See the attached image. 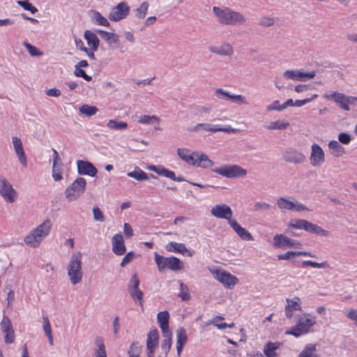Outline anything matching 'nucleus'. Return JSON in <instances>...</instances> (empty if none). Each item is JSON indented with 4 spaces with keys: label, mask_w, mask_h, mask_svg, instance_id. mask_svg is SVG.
I'll list each match as a JSON object with an SVG mask.
<instances>
[{
    "label": "nucleus",
    "mask_w": 357,
    "mask_h": 357,
    "mask_svg": "<svg viewBox=\"0 0 357 357\" xmlns=\"http://www.w3.org/2000/svg\"><path fill=\"white\" fill-rule=\"evenodd\" d=\"M213 13L217 21L223 25L240 26L246 23L245 15L229 7L213 6Z\"/></svg>",
    "instance_id": "1"
},
{
    "label": "nucleus",
    "mask_w": 357,
    "mask_h": 357,
    "mask_svg": "<svg viewBox=\"0 0 357 357\" xmlns=\"http://www.w3.org/2000/svg\"><path fill=\"white\" fill-rule=\"evenodd\" d=\"M52 226V221L45 219L24 237L25 244L31 248H38L42 241L50 235Z\"/></svg>",
    "instance_id": "2"
},
{
    "label": "nucleus",
    "mask_w": 357,
    "mask_h": 357,
    "mask_svg": "<svg viewBox=\"0 0 357 357\" xmlns=\"http://www.w3.org/2000/svg\"><path fill=\"white\" fill-rule=\"evenodd\" d=\"M82 257L79 251L73 253L66 266L68 278L73 286L81 283L83 279Z\"/></svg>",
    "instance_id": "3"
},
{
    "label": "nucleus",
    "mask_w": 357,
    "mask_h": 357,
    "mask_svg": "<svg viewBox=\"0 0 357 357\" xmlns=\"http://www.w3.org/2000/svg\"><path fill=\"white\" fill-rule=\"evenodd\" d=\"M316 324V317L309 314L298 316L294 327L286 331L285 334L298 337L308 333Z\"/></svg>",
    "instance_id": "4"
},
{
    "label": "nucleus",
    "mask_w": 357,
    "mask_h": 357,
    "mask_svg": "<svg viewBox=\"0 0 357 357\" xmlns=\"http://www.w3.org/2000/svg\"><path fill=\"white\" fill-rule=\"evenodd\" d=\"M291 229H303L320 236H328L330 234L328 230L324 229L321 227L303 219L291 220L288 223L287 230Z\"/></svg>",
    "instance_id": "5"
},
{
    "label": "nucleus",
    "mask_w": 357,
    "mask_h": 357,
    "mask_svg": "<svg viewBox=\"0 0 357 357\" xmlns=\"http://www.w3.org/2000/svg\"><path fill=\"white\" fill-rule=\"evenodd\" d=\"M208 271L218 282L225 288L232 289L239 282L238 278L225 269L208 267Z\"/></svg>",
    "instance_id": "6"
},
{
    "label": "nucleus",
    "mask_w": 357,
    "mask_h": 357,
    "mask_svg": "<svg viewBox=\"0 0 357 357\" xmlns=\"http://www.w3.org/2000/svg\"><path fill=\"white\" fill-rule=\"evenodd\" d=\"M154 260L159 272H162L165 268L177 272L183 268V262L178 258L174 256L165 257L158 252H155Z\"/></svg>",
    "instance_id": "7"
},
{
    "label": "nucleus",
    "mask_w": 357,
    "mask_h": 357,
    "mask_svg": "<svg viewBox=\"0 0 357 357\" xmlns=\"http://www.w3.org/2000/svg\"><path fill=\"white\" fill-rule=\"evenodd\" d=\"M212 172L227 178H243L246 177L248 171L237 165H225L211 169Z\"/></svg>",
    "instance_id": "8"
},
{
    "label": "nucleus",
    "mask_w": 357,
    "mask_h": 357,
    "mask_svg": "<svg viewBox=\"0 0 357 357\" xmlns=\"http://www.w3.org/2000/svg\"><path fill=\"white\" fill-rule=\"evenodd\" d=\"M276 204L281 211L294 212H308L310 209L303 204L292 197H280L276 200Z\"/></svg>",
    "instance_id": "9"
},
{
    "label": "nucleus",
    "mask_w": 357,
    "mask_h": 357,
    "mask_svg": "<svg viewBox=\"0 0 357 357\" xmlns=\"http://www.w3.org/2000/svg\"><path fill=\"white\" fill-rule=\"evenodd\" d=\"M86 180L83 177L77 178L65 190V197L69 202L79 199L85 192Z\"/></svg>",
    "instance_id": "10"
},
{
    "label": "nucleus",
    "mask_w": 357,
    "mask_h": 357,
    "mask_svg": "<svg viewBox=\"0 0 357 357\" xmlns=\"http://www.w3.org/2000/svg\"><path fill=\"white\" fill-rule=\"evenodd\" d=\"M324 97L327 99L333 100L340 107L345 111H349L351 107L357 106V97L346 96L339 92L324 95Z\"/></svg>",
    "instance_id": "11"
},
{
    "label": "nucleus",
    "mask_w": 357,
    "mask_h": 357,
    "mask_svg": "<svg viewBox=\"0 0 357 357\" xmlns=\"http://www.w3.org/2000/svg\"><path fill=\"white\" fill-rule=\"evenodd\" d=\"M273 245L275 248L286 249L296 248L301 249L303 245L296 239L287 237L284 234H276L273 238Z\"/></svg>",
    "instance_id": "12"
},
{
    "label": "nucleus",
    "mask_w": 357,
    "mask_h": 357,
    "mask_svg": "<svg viewBox=\"0 0 357 357\" xmlns=\"http://www.w3.org/2000/svg\"><path fill=\"white\" fill-rule=\"evenodd\" d=\"M130 11V7L126 1H121L116 6H114L109 15L108 18L112 22H119L126 19Z\"/></svg>",
    "instance_id": "13"
},
{
    "label": "nucleus",
    "mask_w": 357,
    "mask_h": 357,
    "mask_svg": "<svg viewBox=\"0 0 357 357\" xmlns=\"http://www.w3.org/2000/svg\"><path fill=\"white\" fill-rule=\"evenodd\" d=\"M309 161L310 165L314 167H321L326 162L325 152L317 143H313L311 145Z\"/></svg>",
    "instance_id": "14"
},
{
    "label": "nucleus",
    "mask_w": 357,
    "mask_h": 357,
    "mask_svg": "<svg viewBox=\"0 0 357 357\" xmlns=\"http://www.w3.org/2000/svg\"><path fill=\"white\" fill-rule=\"evenodd\" d=\"M0 330L3 336L6 344H10L15 342V333L10 318L3 314L0 322Z\"/></svg>",
    "instance_id": "15"
},
{
    "label": "nucleus",
    "mask_w": 357,
    "mask_h": 357,
    "mask_svg": "<svg viewBox=\"0 0 357 357\" xmlns=\"http://www.w3.org/2000/svg\"><path fill=\"white\" fill-rule=\"evenodd\" d=\"M0 195L8 203H13L17 198V192L5 178H0Z\"/></svg>",
    "instance_id": "16"
},
{
    "label": "nucleus",
    "mask_w": 357,
    "mask_h": 357,
    "mask_svg": "<svg viewBox=\"0 0 357 357\" xmlns=\"http://www.w3.org/2000/svg\"><path fill=\"white\" fill-rule=\"evenodd\" d=\"M211 214L216 218L227 220L229 225V221H233L234 220L231 218L233 211L231 207L225 204H215L212 206L211 208Z\"/></svg>",
    "instance_id": "17"
},
{
    "label": "nucleus",
    "mask_w": 357,
    "mask_h": 357,
    "mask_svg": "<svg viewBox=\"0 0 357 357\" xmlns=\"http://www.w3.org/2000/svg\"><path fill=\"white\" fill-rule=\"evenodd\" d=\"M12 144L15 154L21 165L24 168H26L28 166V159L25 153V150L23 146L22 141L18 137H12Z\"/></svg>",
    "instance_id": "18"
},
{
    "label": "nucleus",
    "mask_w": 357,
    "mask_h": 357,
    "mask_svg": "<svg viewBox=\"0 0 357 357\" xmlns=\"http://www.w3.org/2000/svg\"><path fill=\"white\" fill-rule=\"evenodd\" d=\"M12 144L15 154L21 165L24 168H26L28 166V159L25 153V150L23 146L22 141L18 137H12Z\"/></svg>",
    "instance_id": "19"
},
{
    "label": "nucleus",
    "mask_w": 357,
    "mask_h": 357,
    "mask_svg": "<svg viewBox=\"0 0 357 357\" xmlns=\"http://www.w3.org/2000/svg\"><path fill=\"white\" fill-rule=\"evenodd\" d=\"M316 75L314 71L304 72L302 70H288L283 73V77L287 79L305 82L314 78Z\"/></svg>",
    "instance_id": "20"
},
{
    "label": "nucleus",
    "mask_w": 357,
    "mask_h": 357,
    "mask_svg": "<svg viewBox=\"0 0 357 357\" xmlns=\"http://www.w3.org/2000/svg\"><path fill=\"white\" fill-rule=\"evenodd\" d=\"M139 280L137 274H134L130 280L128 290L132 298L135 302H138L139 305L143 307V292L139 289Z\"/></svg>",
    "instance_id": "21"
},
{
    "label": "nucleus",
    "mask_w": 357,
    "mask_h": 357,
    "mask_svg": "<svg viewBox=\"0 0 357 357\" xmlns=\"http://www.w3.org/2000/svg\"><path fill=\"white\" fill-rule=\"evenodd\" d=\"M214 165V162L206 154L195 151L190 165L202 169H211Z\"/></svg>",
    "instance_id": "22"
},
{
    "label": "nucleus",
    "mask_w": 357,
    "mask_h": 357,
    "mask_svg": "<svg viewBox=\"0 0 357 357\" xmlns=\"http://www.w3.org/2000/svg\"><path fill=\"white\" fill-rule=\"evenodd\" d=\"M282 158L286 162L292 164L303 163L305 160V156L302 152L291 147L283 151Z\"/></svg>",
    "instance_id": "23"
},
{
    "label": "nucleus",
    "mask_w": 357,
    "mask_h": 357,
    "mask_svg": "<svg viewBox=\"0 0 357 357\" xmlns=\"http://www.w3.org/2000/svg\"><path fill=\"white\" fill-rule=\"evenodd\" d=\"M53 155H52V178L55 181H59L63 179V162L59 155V153L56 150L52 149Z\"/></svg>",
    "instance_id": "24"
},
{
    "label": "nucleus",
    "mask_w": 357,
    "mask_h": 357,
    "mask_svg": "<svg viewBox=\"0 0 357 357\" xmlns=\"http://www.w3.org/2000/svg\"><path fill=\"white\" fill-rule=\"evenodd\" d=\"M165 249L168 252H176L188 257H192L195 254V251L187 248L185 245L182 243H176L174 241L169 242L165 245Z\"/></svg>",
    "instance_id": "25"
},
{
    "label": "nucleus",
    "mask_w": 357,
    "mask_h": 357,
    "mask_svg": "<svg viewBox=\"0 0 357 357\" xmlns=\"http://www.w3.org/2000/svg\"><path fill=\"white\" fill-rule=\"evenodd\" d=\"M77 173L94 177L98 172L96 167L90 162L79 160L77 161Z\"/></svg>",
    "instance_id": "26"
},
{
    "label": "nucleus",
    "mask_w": 357,
    "mask_h": 357,
    "mask_svg": "<svg viewBox=\"0 0 357 357\" xmlns=\"http://www.w3.org/2000/svg\"><path fill=\"white\" fill-rule=\"evenodd\" d=\"M159 333L157 329L150 331L146 340V349L148 357H153L155 348L158 344Z\"/></svg>",
    "instance_id": "27"
},
{
    "label": "nucleus",
    "mask_w": 357,
    "mask_h": 357,
    "mask_svg": "<svg viewBox=\"0 0 357 357\" xmlns=\"http://www.w3.org/2000/svg\"><path fill=\"white\" fill-rule=\"evenodd\" d=\"M208 50L211 53L222 56L230 57L234 54V47L228 42H224L218 46H211Z\"/></svg>",
    "instance_id": "28"
},
{
    "label": "nucleus",
    "mask_w": 357,
    "mask_h": 357,
    "mask_svg": "<svg viewBox=\"0 0 357 357\" xmlns=\"http://www.w3.org/2000/svg\"><path fill=\"white\" fill-rule=\"evenodd\" d=\"M112 251L116 255H123L126 252L123 237L121 234H116L112 237Z\"/></svg>",
    "instance_id": "29"
},
{
    "label": "nucleus",
    "mask_w": 357,
    "mask_h": 357,
    "mask_svg": "<svg viewBox=\"0 0 357 357\" xmlns=\"http://www.w3.org/2000/svg\"><path fill=\"white\" fill-rule=\"evenodd\" d=\"M84 38L86 40L88 49L91 51L93 54L98 50L100 45V40L97 35L91 30H86L84 33Z\"/></svg>",
    "instance_id": "30"
},
{
    "label": "nucleus",
    "mask_w": 357,
    "mask_h": 357,
    "mask_svg": "<svg viewBox=\"0 0 357 357\" xmlns=\"http://www.w3.org/2000/svg\"><path fill=\"white\" fill-rule=\"evenodd\" d=\"M285 314L287 318H291L294 312L301 310V300L298 297L286 300Z\"/></svg>",
    "instance_id": "31"
},
{
    "label": "nucleus",
    "mask_w": 357,
    "mask_h": 357,
    "mask_svg": "<svg viewBox=\"0 0 357 357\" xmlns=\"http://www.w3.org/2000/svg\"><path fill=\"white\" fill-rule=\"evenodd\" d=\"M229 226L242 239L248 241H253L251 234L245 228L241 227L236 220L229 221Z\"/></svg>",
    "instance_id": "32"
},
{
    "label": "nucleus",
    "mask_w": 357,
    "mask_h": 357,
    "mask_svg": "<svg viewBox=\"0 0 357 357\" xmlns=\"http://www.w3.org/2000/svg\"><path fill=\"white\" fill-rule=\"evenodd\" d=\"M89 17L92 23L98 26L109 27L110 23L109 20L104 17L100 12L92 10L89 12Z\"/></svg>",
    "instance_id": "33"
},
{
    "label": "nucleus",
    "mask_w": 357,
    "mask_h": 357,
    "mask_svg": "<svg viewBox=\"0 0 357 357\" xmlns=\"http://www.w3.org/2000/svg\"><path fill=\"white\" fill-rule=\"evenodd\" d=\"M331 155L335 158H340L345 154V149L336 140H331L328 144Z\"/></svg>",
    "instance_id": "34"
},
{
    "label": "nucleus",
    "mask_w": 357,
    "mask_h": 357,
    "mask_svg": "<svg viewBox=\"0 0 357 357\" xmlns=\"http://www.w3.org/2000/svg\"><path fill=\"white\" fill-rule=\"evenodd\" d=\"M169 314L166 310L160 312L157 315V322L161 329L162 333H167L171 331L169 328Z\"/></svg>",
    "instance_id": "35"
},
{
    "label": "nucleus",
    "mask_w": 357,
    "mask_h": 357,
    "mask_svg": "<svg viewBox=\"0 0 357 357\" xmlns=\"http://www.w3.org/2000/svg\"><path fill=\"white\" fill-rule=\"evenodd\" d=\"M93 357H107L104 340L100 337L94 340Z\"/></svg>",
    "instance_id": "36"
},
{
    "label": "nucleus",
    "mask_w": 357,
    "mask_h": 357,
    "mask_svg": "<svg viewBox=\"0 0 357 357\" xmlns=\"http://www.w3.org/2000/svg\"><path fill=\"white\" fill-rule=\"evenodd\" d=\"M195 151H191L187 148H178L176 149V154L181 160L190 165L193 159Z\"/></svg>",
    "instance_id": "37"
},
{
    "label": "nucleus",
    "mask_w": 357,
    "mask_h": 357,
    "mask_svg": "<svg viewBox=\"0 0 357 357\" xmlns=\"http://www.w3.org/2000/svg\"><path fill=\"white\" fill-rule=\"evenodd\" d=\"M138 122L144 125H153L155 130H160V119L155 115H142L139 117Z\"/></svg>",
    "instance_id": "38"
},
{
    "label": "nucleus",
    "mask_w": 357,
    "mask_h": 357,
    "mask_svg": "<svg viewBox=\"0 0 357 357\" xmlns=\"http://www.w3.org/2000/svg\"><path fill=\"white\" fill-rule=\"evenodd\" d=\"M289 123L284 119H278L274 121L269 122L265 128L267 130H284L289 126Z\"/></svg>",
    "instance_id": "39"
},
{
    "label": "nucleus",
    "mask_w": 357,
    "mask_h": 357,
    "mask_svg": "<svg viewBox=\"0 0 357 357\" xmlns=\"http://www.w3.org/2000/svg\"><path fill=\"white\" fill-rule=\"evenodd\" d=\"M176 351L178 356L181 355L184 345L187 342L186 331L183 328H180L176 333Z\"/></svg>",
    "instance_id": "40"
},
{
    "label": "nucleus",
    "mask_w": 357,
    "mask_h": 357,
    "mask_svg": "<svg viewBox=\"0 0 357 357\" xmlns=\"http://www.w3.org/2000/svg\"><path fill=\"white\" fill-rule=\"evenodd\" d=\"M147 169L160 176H162L169 178L174 176V172L173 171L169 170L161 165H149Z\"/></svg>",
    "instance_id": "41"
},
{
    "label": "nucleus",
    "mask_w": 357,
    "mask_h": 357,
    "mask_svg": "<svg viewBox=\"0 0 357 357\" xmlns=\"http://www.w3.org/2000/svg\"><path fill=\"white\" fill-rule=\"evenodd\" d=\"M292 256H305L310 257H314V255H313L310 252L305 251H287V252L278 255V259L279 260H289L291 257Z\"/></svg>",
    "instance_id": "42"
},
{
    "label": "nucleus",
    "mask_w": 357,
    "mask_h": 357,
    "mask_svg": "<svg viewBox=\"0 0 357 357\" xmlns=\"http://www.w3.org/2000/svg\"><path fill=\"white\" fill-rule=\"evenodd\" d=\"M298 357H318L317 345L315 344H307L298 354Z\"/></svg>",
    "instance_id": "43"
},
{
    "label": "nucleus",
    "mask_w": 357,
    "mask_h": 357,
    "mask_svg": "<svg viewBox=\"0 0 357 357\" xmlns=\"http://www.w3.org/2000/svg\"><path fill=\"white\" fill-rule=\"evenodd\" d=\"M99 33L103 40L109 45L119 43V37L114 33L100 30Z\"/></svg>",
    "instance_id": "44"
},
{
    "label": "nucleus",
    "mask_w": 357,
    "mask_h": 357,
    "mask_svg": "<svg viewBox=\"0 0 357 357\" xmlns=\"http://www.w3.org/2000/svg\"><path fill=\"white\" fill-rule=\"evenodd\" d=\"M128 176L133 178L137 181H144L149 178V176L139 167H135L132 172H128ZM150 178H155V176L153 174L150 175Z\"/></svg>",
    "instance_id": "45"
},
{
    "label": "nucleus",
    "mask_w": 357,
    "mask_h": 357,
    "mask_svg": "<svg viewBox=\"0 0 357 357\" xmlns=\"http://www.w3.org/2000/svg\"><path fill=\"white\" fill-rule=\"evenodd\" d=\"M223 319H224V318L222 317L216 316V317H213L212 319H211L210 321H208L206 324V325L208 326L209 324H213L219 329H225L227 328H232L234 326V323H231L229 324L225 323V322L220 323V321Z\"/></svg>",
    "instance_id": "46"
},
{
    "label": "nucleus",
    "mask_w": 357,
    "mask_h": 357,
    "mask_svg": "<svg viewBox=\"0 0 357 357\" xmlns=\"http://www.w3.org/2000/svg\"><path fill=\"white\" fill-rule=\"evenodd\" d=\"M149 7V3L147 1L142 2L136 9L134 10L135 17L138 20L144 19Z\"/></svg>",
    "instance_id": "47"
},
{
    "label": "nucleus",
    "mask_w": 357,
    "mask_h": 357,
    "mask_svg": "<svg viewBox=\"0 0 357 357\" xmlns=\"http://www.w3.org/2000/svg\"><path fill=\"white\" fill-rule=\"evenodd\" d=\"M79 112L82 115L86 117H91L96 114L98 112V109L95 106L84 104L79 107Z\"/></svg>",
    "instance_id": "48"
},
{
    "label": "nucleus",
    "mask_w": 357,
    "mask_h": 357,
    "mask_svg": "<svg viewBox=\"0 0 357 357\" xmlns=\"http://www.w3.org/2000/svg\"><path fill=\"white\" fill-rule=\"evenodd\" d=\"M164 340L161 344V349L165 353L167 354L172 347V332L167 331V333H162Z\"/></svg>",
    "instance_id": "49"
},
{
    "label": "nucleus",
    "mask_w": 357,
    "mask_h": 357,
    "mask_svg": "<svg viewBox=\"0 0 357 357\" xmlns=\"http://www.w3.org/2000/svg\"><path fill=\"white\" fill-rule=\"evenodd\" d=\"M107 126L110 130H123L128 128V123L123 121L111 119L108 121Z\"/></svg>",
    "instance_id": "50"
},
{
    "label": "nucleus",
    "mask_w": 357,
    "mask_h": 357,
    "mask_svg": "<svg viewBox=\"0 0 357 357\" xmlns=\"http://www.w3.org/2000/svg\"><path fill=\"white\" fill-rule=\"evenodd\" d=\"M203 130L207 132H217V124L211 123H198L192 130L194 132Z\"/></svg>",
    "instance_id": "51"
},
{
    "label": "nucleus",
    "mask_w": 357,
    "mask_h": 357,
    "mask_svg": "<svg viewBox=\"0 0 357 357\" xmlns=\"http://www.w3.org/2000/svg\"><path fill=\"white\" fill-rule=\"evenodd\" d=\"M214 94L219 100L230 101L233 93L229 91L219 88L215 89Z\"/></svg>",
    "instance_id": "52"
},
{
    "label": "nucleus",
    "mask_w": 357,
    "mask_h": 357,
    "mask_svg": "<svg viewBox=\"0 0 357 357\" xmlns=\"http://www.w3.org/2000/svg\"><path fill=\"white\" fill-rule=\"evenodd\" d=\"M22 45L27 50L29 54L31 56H41L43 55V52L42 51L31 43L24 41Z\"/></svg>",
    "instance_id": "53"
},
{
    "label": "nucleus",
    "mask_w": 357,
    "mask_h": 357,
    "mask_svg": "<svg viewBox=\"0 0 357 357\" xmlns=\"http://www.w3.org/2000/svg\"><path fill=\"white\" fill-rule=\"evenodd\" d=\"M179 283V293L178 297L181 298L182 301H188L190 298V294L189 292L188 287L185 284H184L181 281H178Z\"/></svg>",
    "instance_id": "54"
},
{
    "label": "nucleus",
    "mask_w": 357,
    "mask_h": 357,
    "mask_svg": "<svg viewBox=\"0 0 357 357\" xmlns=\"http://www.w3.org/2000/svg\"><path fill=\"white\" fill-rule=\"evenodd\" d=\"M272 208L271 205L263 202L258 201L254 203L253 210L256 212H266Z\"/></svg>",
    "instance_id": "55"
},
{
    "label": "nucleus",
    "mask_w": 357,
    "mask_h": 357,
    "mask_svg": "<svg viewBox=\"0 0 357 357\" xmlns=\"http://www.w3.org/2000/svg\"><path fill=\"white\" fill-rule=\"evenodd\" d=\"M75 46L77 49L85 52L89 59L93 60L95 59L94 54H93L90 50H89L86 47L84 46V44L81 39H75Z\"/></svg>",
    "instance_id": "56"
},
{
    "label": "nucleus",
    "mask_w": 357,
    "mask_h": 357,
    "mask_svg": "<svg viewBox=\"0 0 357 357\" xmlns=\"http://www.w3.org/2000/svg\"><path fill=\"white\" fill-rule=\"evenodd\" d=\"M301 266L302 267L311 266L312 268H326L329 266V265L326 261L318 263V262H315V261H310V260H305L301 263Z\"/></svg>",
    "instance_id": "57"
},
{
    "label": "nucleus",
    "mask_w": 357,
    "mask_h": 357,
    "mask_svg": "<svg viewBox=\"0 0 357 357\" xmlns=\"http://www.w3.org/2000/svg\"><path fill=\"white\" fill-rule=\"evenodd\" d=\"M278 348L277 343L268 342L264 348V353L266 357H275V350Z\"/></svg>",
    "instance_id": "58"
},
{
    "label": "nucleus",
    "mask_w": 357,
    "mask_h": 357,
    "mask_svg": "<svg viewBox=\"0 0 357 357\" xmlns=\"http://www.w3.org/2000/svg\"><path fill=\"white\" fill-rule=\"evenodd\" d=\"M17 3L23 8L25 10L30 11L32 14H35L38 12V9L33 6L28 0L26 1H18Z\"/></svg>",
    "instance_id": "59"
},
{
    "label": "nucleus",
    "mask_w": 357,
    "mask_h": 357,
    "mask_svg": "<svg viewBox=\"0 0 357 357\" xmlns=\"http://www.w3.org/2000/svg\"><path fill=\"white\" fill-rule=\"evenodd\" d=\"M275 21L274 18L266 15L261 17L259 22V24L263 27L272 26L275 24Z\"/></svg>",
    "instance_id": "60"
},
{
    "label": "nucleus",
    "mask_w": 357,
    "mask_h": 357,
    "mask_svg": "<svg viewBox=\"0 0 357 357\" xmlns=\"http://www.w3.org/2000/svg\"><path fill=\"white\" fill-rule=\"evenodd\" d=\"M231 102L236 105H248V100L247 98L241 94H232L231 100Z\"/></svg>",
    "instance_id": "61"
},
{
    "label": "nucleus",
    "mask_w": 357,
    "mask_h": 357,
    "mask_svg": "<svg viewBox=\"0 0 357 357\" xmlns=\"http://www.w3.org/2000/svg\"><path fill=\"white\" fill-rule=\"evenodd\" d=\"M266 111L267 112H271V111H278L281 112L283 111V107L282 104L280 103V101L276 100L272 102L271 104L266 106Z\"/></svg>",
    "instance_id": "62"
},
{
    "label": "nucleus",
    "mask_w": 357,
    "mask_h": 357,
    "mask_svg": "<svg viewBox=\"0 0 357 357\" xmlns=\"http://www.w3.org/2000/svg\"><path fill=\"white\" fill-rule=\"evenodd\" d=\"M140 354L141 347L137 344H131L128 351L129 357H139Z\"/></svg>",
    "instance_id": "63"
},
{
    "label": "nucleus",
    "mask_w": 357,
    "mask_h": 357,
    "mask_svg": "<svg viewBox=\"0 0 357 357\" xmlns=\"http://www.w3.org/2000/svg\"><path fill=\"white\" fill-rule=\"evenodd\" d=\"M345 316L357 326V309L349 308L345 312Z\"/></svg>",
    "instance_id": "64"
}]
</instances>
